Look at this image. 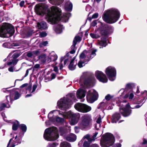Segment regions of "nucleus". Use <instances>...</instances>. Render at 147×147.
I'll use <instances>...</instances> for the list:
<instances>
[{
  "label": "nucleus",
  "instance_id": "nucleus-1",
  "mask_svg": "<svg viewBox=\"0 0 147 147\" xmlns=\"http://www.w3.org/2000/svg\"><path fill=\"white\" fill-rule=\"evenodd\" d=\"M47 5L39 4L36 5L35 10L38 14L43 16L45 15L46 18L48 22L51 24L57 23L60 20L66 22L70 16L69 13H65L60 18L61 11L58 7L53 6L51 7V10L48 9Z\"/></svg>",
  "mask_w": 147,
  "mask_h": 147
},
{
  "label": "nucleus",
  "instance_id": "nucleus-2",
  "mask_svg": "<svg viewBox=\"0 0 147 147\" xmlns=\"http://www.w3.org/2000/svg\"><path fill=\"white\" fill-rule=\"evenodd\" d=\"M76 100L74 94H69L58 101L57 106L61 110H66L69 108L74 102H76Z\"/></svg>",
  "mask_w": 147,
  "mask_h": 147
},
{
  "label": "nucleus",
  "instance_id": "nucleus-3",
  "mask_svg": "<svg viewBox=\"0 0 147 147\" xmlns=\"http://www.w3.org/2000/svg\"><path fill=\"white\" fill-rule=\"evenodd\" d=\"M120 13L117 10L112 9L107 11L103 17V20L109 23H113L116 22L119 19Z\"/></svg>",
  "mask_w": 147,
  "mask_h": 147
},
{
  "label": "nucleus",
  "instance_id": "nucleus-4",
  "mask_svg": "<svg viewBox=\"0 0 147 147\" xmlns=\"http://www.w3.org/2000/svg\"><path fill=\"white\" fill-rule=\"evenodd\" d=\"M118 99L116 100V103L118 106H120L119 108L120 112L124 117L129 116L131 113V110L129 109L131 105L130 106L128 103H127L126 100H123L121 97Z\"/></svg>",
  "mask_w": 147,
  "mask_h": 147
},
{
  "label": "nucleus",
  "instance_id": "nucleus-5",
  "mask_svg": "<svg viewBox=\"0 0 147 147\" xmlns=\"http://www.w3.org/2000/svg\"><path fill=\"white\" fill-rule=\"evenodd\" d=\"M57 128L53 127L46 129L44 134V138L47 141H52L56 140L59 137Z\"/></svg>",
  "mask_w": 147,
  "mask_h": 147
},
{
  "label": "nucleus",
  "instance_id": "nucleus-6",
  "mask_svg": "<svg viewBox=\"0 0 147 147\" xmlns=\"http://www.w3.org/2000/svg\"><path fill=\"white\" fill-rule=\"evenodd\" d=\"M102 137V139L100 141L102 147H109L112 146L115 141L113 136L111 133H107Z\"/></svg>",
  "mask_w": 147,
  "mask_h": 147
},
{
  "label": "nucleus",
  "instance_id": "nucleus-7",
  "mask_svg": "<svg viewBox=\"0 0 147 147\" xmlns=\"http://www.w3.org/2000/svg\"><path fill=\"white\" fill-rule=\"evenodd\" d=\"M54 113L59 114V115H61L64 118H66V117H65V115H64V113H66V112H63L59 110H54L51 111L49 113L48 116L49 120L52 122H54L56 121L60 123H62L64 122V119L56 116H54L53 114Z\"/></svg>",
  "mask_w": 147,
  "mask_h": 147
},
{
  "label": "nucleus",
  "instance_id": "nucleus-8",
  "mask_svg": "<svg viewBox=\"0 0 147 147\" xmlns=\"http://www.w3.org/2000/svg\"><path fill=\"white\" fill-rule=\"evenodd\" d=\"M64 115L66 118H70V123L71 125L76 124L78 122L80 117V115L79 113H74L71 111L66 112V113H64Z\"/></svg>",
  "mask_w": 147,
  "mask_h": 147
},
{
  "label": "nucleus",
  "instance_id": "nucleus-9",
  "mask_svg": "<svg viewBox=\"0 0 147 147\" xmlns=\"http://www.w3.org/2000/svg\"><path fill=\"white\" fill-rule=\"evenodd\" d=\"M82 84L83 88L80 89L77 91L76 95L77 98L79 99H81V101L83 102L84 100V99L83 98L85 97V93L86 91V89L90 88L92 86L91 84V83H82Z\"/></svg>",
  "mask_w": 147,
  "mask_h": 147
},
{
  "label": "nucleus",
  "instance_id": "nucleus-10",
  "mask_svg": "<svg viewBox=\"0 0 147 147\" xmlns=\"http://www.w3.org/2000/svg\"><path fill=\"white\" fill-rule=\"evenodd\" d=\"M90 53L88 51L85 50L80 54V60L78 63V65L80 68L82 67L84 65V63L89 61L91 58L90 56H88V54Z\"/></svg>",
  "mask_w": 147,
  "mask_h": 147
},
{
  "label": "nucleus",
  "instance_id": "nucleus-11",
  "mask_svg": "<svg viewBox=\"0 0 147 147\" xmlns=\"http://www.w3.org/2000/svg\"><path fill=\"white\" fill-rule=\"evenodd\" d=\"M105 72L110 81H113L115 79L116 71L114 67L109 66L106 69Z\"/></svg>",
  "mask_w": 147,
  "mask_h": 147
},
{
  "label": "nucleus",
  "instance_id": "nucleus-12",
  "mask_svg": "<svg viewBox=\"0 0 147 147\" xmlns=\"http://www.w3.org/2000/svg\"><path fill=\"white\" fill-rule=\"evenodd\" d=\"M74 107L78 111L83 113L88 112L91 109L90 107L80 103H76L74 105Z\"/></svg>",
  "mask_w": 147,
  "mask_h": 147
},
{
  "label": "nucleus",
  "instance_id": "nucleus-13",
  "mask_svg": "<svg viewBox=\"0 0 147 147\" xmlns=\"http://www.w3.org/2000/svg\"><path fill=\"white\" fill-rule=\"evenodd\" d=\"M98 98V94L94 89L89 90L86 96L87 100L89 102L92 103L96 100Z\"/></svg>",
  "mask_w": 147,
  "mask_h": 147
},
{
  "label": "nucleus",
  "instance_id": "nucleus-14",
  "mask_svg": "<svg viewBox=\"0 0 147 147\" xmlns=\"http://www.w3.org/2000/svg\"><path fill=\"white\" fill-rule=\"evenodd\" d=\"M9 24L7 23L0 25V36L8 37L9 36Z\"/></svg>",
  "mask_w": 147,
  "mask_h": 147
},
{
  "label": "nucleus",
  "instance_id": "nucleus-15",
  "mask_svg": "<svg viewBox=\"0 0 147 147\" xmlns=\"http://www.w3.org/2000/svg\"><path fill=\"white\" fill-rule=\"evenodd\" d=\"M82 118V121L79 123V126L81 129H83L89 125L92 119L90 115L88 114L84 115Z\"/></svg>",
  "mask_w": 147,
  "mask_h": 147
},
{
  "label": "nucleus",
  "instance_id": "nucleus-16",
  "mask_svg": "<svg viewBox=\"0 0 147 147\" xmlns=\"http://www.w3.org/2000/svg\"><path fill=\"white\" fill-rule=\"evenodd\" d=\"M12 137L10 139V144L11 143V147H14L16 145H17L21 143L22 141V137L19 136L18 137L16 134H11L9 137Z\"/></svg>",
  "mask_w": 147,
  "mask_h": 147
},
{
  "label": "nucleus",
  "instance_id": "nucleus-17",
  "mask_svg": "<svg viewBox=\"0 0 147 147\" xmlns=\"http://www.w3.org/2000/svg\"><path fill=\"white\" fill-rule=\"evenodd\" d=\"M28 86L27 89V91L30 94H34L35 90L37 88H38V90L40 88L41 85V83H36L33 85L32 87V85L31 84L28 85L27 83H25L21 86V88H23Z\"/></svg>",
  "mask_w": 147,
  "mask_h": 147
},
{
  "label": "nucleus",
  "instance_id": "nucleus-18",
  "mask_svg": "<svg viewBox=\"0 0 147 147\" xmlns=\"http://www.w3.org/2000/svg\"><path fill=\"white\" fill-rule=\"evenodd\" d=\"M95 75L100 82L107 83L108 81V79L106 75L102 71H96L95 72Z\"/></svg>",
  "mask_w": 147,
  "mask_h": 147
},
{
  "label": "nucleus",
  "instance_id": "nucleus-19",
  "mask_svg": "<svg viewBox=\"0 0 147 147\" xmlns=\"http://www.w3.org/2000/svg\"><path fill=\"white\" fill-rule=\"evenodd\" d=\"M78 82L80 83H95L96 82V79L94 76H90L87 78H86V77L84 74L80 78Z\"/></svg>",
  "mask_w": 147,
  "mask_h": 147
},
{
  "label": "nucleus",
  "instance_id": "nucleus-20",
  "mask_svg": "<svg viewBox=\"0 0 147 147\" xmlns=\"http://www.w3.org/2000/svg\"><path fill=\"white\" fill-rule=\"evenodd\" d=\"M123 98H128L130 100H133L134 104H139L140 103L139 102L137 101V99L134 98V94L132 92H130L126 94Z\"/></svg>",
  "mask_w": 147,
  "mask_h": 147
},
{
  "label": "nucleus",
  "instance_id": "nucleus-21",
  "mask_svg": "<svg viewBox=\"0 0 147 147\" xmlns=\"http://www.w3.org/2000/svg\"><path fill=\"white\" fill-rule=\"evenodd\" d=\"M104 102L100 103V108H103L107 109H112L113 108V105H112L111 106L109 105L108 103H105L104 101L105 100H103Z\"/></svg>",
  "mask_w": 147,
  "mask_h": 147
},
{
  "label": "nucleus",
  "instance_id": "nucleus-22",
  "mask_svg": "<svg viewBox=\"0 0 147 147\" xmlns=\"http://www.w3.org/2000/svg\"><path fill=\"white\" fill-rule=\"evenodd\" d=\"M65 138L66 140L69 142H74L76 140V136L75 134L71 133L67 136H65Z\"/></svg>",
  "mask_w": 147,
  "mask_h": 147
},
{
  "label": "nucleus",
  "instance_id": "nucleus-23",
  "mask_svg": "<svg viewBox=\"0 0 147 147\" xmlns=\"http://www.w3.org/2000/svg\"><path fill=\"white\" fill-rule=\"evenodd\" d=\"M120 115L117 113H115L114 114L111 118V122L112 123H116L120 118Z\"/></svg>",
  "mask_w": 147,
  "mask_h": 147
},
{
  "label": "nucleus",
  "instance_id": "nucleus-24",
  "mask_svg": "<svg viewBox=\"0 0 147 147\" xmlns=\"http://www.w3.org/2000/svg\"><path fill=\"white\" fill-rule=\"evenodd\" d=\"M63 28V26L59 24L56 25L54 27V30L57 34L61 33L62 31Z\"/></svg>",
  "mask_w": 147,
  "mask_h": 147
},
{
  "label": "nucleus",
  "instance_id": "nucleus-25",
  "mask_svg": "<svg viewBox=\"0 0 147 147\" xmlns=\"http://www.w3.org/2000/svg\"><path fill=\"white\" fill-rule=\"evenodd\" d=\"M85 139H86L88 141H89L90 142H92L94 140V139H92V138H90V136L89 134H87L84 136L82 140L79 142V145H82L83 144Z\"/></svg>",
  "mask_w": 147,
  "mask_h": 147
},
{
  "label": "nucleus",
  "instance_id": "nucleus-26",
  "mask_svg": "<svg viewBox=\"0 0 147 147\" xmlns=\"http://www.w3.org/2000/svg\"><path fill=\"white\" fill-rule=\"evenodd\" d=\"M37 27L38 28L42 30L45 29L47 28L46 23L44 22H42L40 23H38Z\"/></svg>",
  "mask_w": 147,
  "mask_h": 147
},
{
  "label": "nucleus",
  "instance_id": "nucleus-27",
  "mask_svg": "<svg viewBox=\"0 0 147 147\" xmlns=\"http://www.w3.org/2000/svg\"><path fill=\"white\" fill-rule=\"evenodd\" d=\"M10 123H11L13 124L12 126L13 130L14 131L16 130L19 125L18 121L17 120L13 121V120H10Z\"/></svg>",
  "mask_w": 147,
  "mask_h": 147
},
{
  "label": "nucleus",
  "instance_id": "nucleus-28",
  "mask_svg": "<svg viewBox=\"0 0 147 147\" xmlns=\"http://www.w3.org/2000/svg\"><path fill=\"white\" fill-rule=\"evenodd\" d=\"M59 131L61 135L64 138L67 135V131L65 127H60L59 128Z\"/></svg>",
  "mask_w": 147,
  "mask_h": 147
},
{
  "label": "nucleus",
  "instance_id": "nucleus-29",
  "mask_svg": "<svg viewBox=\"0 0 147 147\" xmlns=\"http://www.w3.org/2000/svg\"><path fill=\"white\" fill-rule=\"evenodd\" d=\"M20 129L22 130L23 134H22L21 133H20L19 135L20 136H21L22 137L23 136L24 133L27 130V127L26 125L24 124H21L20 126Z\"/></svg>",
  "mask_w": 147,
  "mask_h": 147
},
{
  "label": "nucleus",
  "instance_id": "nucleus-30",
  "mask_svg": "<svg viewBox=\"0 0 147 147\" xmlns=\"http://www.w3.org/2000/svg\"><path fill=\"white\" fill-rule=\"evenodd\" d=\"M145 98H144V99H143L142 100L141 99L140 100H139V99H137V101H138L140 102V103L139 104H138V105H136L134 106H133L132 105H131V108L132 109H134L135 108L138 109L143 104H142L141 105H140L141 103L143 102L144 103V102H143L144 100L145 99Z\"/></svg>",
  "mask_w": 147,
  "mask_h": 147
},
{
  "label": "nucleus",
  "instance_id": "nucleus-31",
  "mask_svg": "<svg viewBox=\"0 0 147 147\" xmlns=\"http://www.w3.org/2000/svg\"><path fill=\"white\" fill-rule=\"evenodd\" d=\"M18 90V89L17 88H14L12 90V91L15 92L14 99L15 100L18 99L21 96V94L19 93L18 91L17 90Z\"/></svg>",
  "mask_w": 147,
  "mask_h": 147
},
{
  "label": "nucleus",
  "instance_id": "nucleus-32",
  "mask_svg": "<svg viewBox=\"0 0 147 147\" xmlns=\"http://www.w3.org/2000/svg\"><path fill=\"white\" fill-rule=\"evenodd\" d=\"M19 56V54L17 53H14L13 56V59L12 61L10 62V65L12 64H16L17 63V61L16 60V59Z\"/></svg>",
  "mask_w": 147,
  "mask_h": 147
},
{
  "label": "nucleus",
  "instance_id": "nucleus-33",
  "mask_svg": "<svg viewBox=\"0 0 147 147\" xmlns=\"http://www.w3.org/2000/svg\"><path fill=\"white\" fill-rule=\"evenodd\" d=\"M72 4L69 1L65 4V9L67 11H71L72 9Z\"/></svg>",
  "mask_w": 147,
  "mask_h": 147
},
{
  "label": "nucleus",
  "instance_id": "nucleus-34",
  "mask_svg": "<svg viewBox=\"0 0 147 147\" xmlns=\"http://www.w3.org/2000/svg\"><path fill=\"white\" fill-rule=\"evenodd\" d=\"M39 59L41 60L42 63H44L46 62V56L45 54H42L38 57Z\"/></svg>",
  "mask_w": 147,
  "mask_h": 147
},
{
  "label": "nucleus",
  "instance_id": "nucleus-35",
  "mask_svg": "<svg viewBox=\"0 0 147 147\" xmlns=\"http://www.w3.org/2000/svg\"><path fill=\"white\" fill-rule=\"evenodd\" d=\"M49 55L52 61H54L57 59L58 57L54 53L52 52Z\"/></svg>",
  "mask_w": 147,
  "mask_h": 147
},
{
  "label": "nucleus",
  "instance_id": "nucleus-36",
  "mask_svg": "<svg viewBox=\"0 0 147 147\" xmlns=\"http://www.w3.org/2000/svg\"><path fill=\"white\" fill-rule=\"evenodd\" d=\"M49 1L52 4L56 3L58 4V5H59L63 3L64 0H49Z\"/></svg>",
  "mask_w": 147,
  "mask_h": 147
},
{
  "label": "nucleus",
  "instance_id": "nucleus-37",
  "mask_svg": "<svg viewBox=\"0 0 147 147\" xmlns=\"http://www.w3.org/2000/svg\"><path fill=\"white\" fill-rule=\"evenodd\" d=\"M74 59H72L70 63V64L69 66V68L70 70H74L76 68V66L73 64V62Z\"/></svg>",
  "mask_w": 147,
  "mask_h": 147
},
{
  "label": "nucleus",
  "instance_id": "nucleus-38",
  "mask_svg": "<svg viewBox=\"0 0 147 147\" xmlns=\"http://www.w3.org/2000/svg\"><path fill=\"white\" fill-rule=\"evenodd\" d=\"M61 147H71V145L69 143L65 142H63L60 144Z\"/></svg>",
  "mask_w": 147,
  "mask_h": 147
},
{
  "label": "nucleus",
  "instance_id": "nucleus-39",
  "mask_svg": "<svg viewBox=\"0 0 147 147\" xmlns=\"http://www.w3.org/2000/svg\"><path fill=\"white\" fill-rule=\"evenodd\" d=\"M113 96H112L110 94H108L105 96V99L107 101L111 100V101H113Z\"/></svg>",
  "mask_w": 147,
  "mask_h": 147
},
{
  "label": "nucleus",
  "instance_id": "nucleus-40",
  "mask_svg": "<svg viewBox=\"0 0 147 147\" xmlns=\"http://www.w3.org/2000/svg\"><path fill=\"white\" fill-rule=\"evenodd\" d=\"M10 36L12 35L15 32L14 27L10 24Z\"/></svg>",
  "mask_w": 147,
  "mask_h": 147
},
{
  "label": "nucleus",
  "instance_id": "nucleus-41",
  "mask_svg": "<svg viewBox=\"0 0 147 147\" xmlns=\"http://www.w3.org/2000/svg\"><path fill=\"white\" fill-rule=\"evenodd\" d=\"M147 143V141L145 139H144L143 140V142L141 143H138L137 146L138 147H142L144 144Z\"/></svg>",
  "mask_w": 147,
  "mask_h": 147
},
{
  "label": "nucleus",
  "instance_id": "nucleus-42",
  "mask_svg": "<svg viewBox=\"0 0 147 147\" xmlns=\"http://www.w3.org/2000/svg\"><path fill=\"white\" fill-rule=\"evenodd\" d=\"M83 144V146L84 147H88L90 144V142L89 141H84Z\"/></svg>",
  "mask_w": 147,
  "mask_h": 147
},
{
  "label": "nucleus",
  "instance_id": "nucleus-43",
  "mask_svg": "<svg viewBox=\"0 0 147 147\" xmlns=\"http://www.w3.org/2000/svg\"><path fill=\"white\" fill-rule=\"evenodd\" d=\"M90 35L93 38H97L100 37V36L97 34L91 33L90 34Z\"/></svg>",
  "mask_w": 147,
  "mask_h": 147
},
{
  "label": "nucleus",
  "instance_id": "nucleus-44",
  "mask_svg": "<svg viewBox=\"0 0 147 147\" xmlns=\"http://www.w3.org/2000/svg\"><path fill=\"white\" fill-rule=\"evenodd\" d=\"M59 145V144L56 143H49L47 147H56Z\"/></svg>",
  "mask_w": 147,
  "mask_h": 147
},
{
  "label": "nucleus",
  "instance_id": "nucleus-45",
  "mask_svg": "<svg viewBox=\"0 0 147 147\" xmlns=\"http://www.w3.org/2000/svg\"><path fill=\"white\" fill-rule=\"evenodd\" d=\"M99 44L101 46H103L105 47L107 45L106 41L105 40H103L102 39H101V41L99 42Z\"/></svg>",
  "mask_w": 147,
  "mask_h": 147
},
{
  "label": "nucleus",
  "instance_id": "nucleus-46",
  "mask_svg": "<svg viewBox=\"0 0 147 147\" xmlns=\"http://www.w3.org/2000/svg\"><path fill=\"white\" fill-rule=\"evenodd\" d=\"M7 107V105L5 103H3L0 104V111H1L5 108Z\"/></svg>",
  "mask_w": 147,
  "mask_h": 147
},
{
  "label": "nucleus",
  "instance_id": "nucleus-47",
  "mask_svg": "<svg viewBox=\"0 0 147 147\" xmlns=\"http://www.w3.org/2000/svg\"><path fill=\"white\" fill-rule=\"evenodd\" d=\"M48 43L47 41H43L40 43L39 46L40 47H42L43 46H45L48 44Z\"/></svg>",
  "mask_w": 147,
  "mask_h": 147
},
{
  "label": "nucleus",
  "instance_id": "nucleus-48",
  "mask_svg": "<svg viewBox=\"0 0 147 147\" xmlns=\"http://www.w3.org/2000/svg\"><path fill=\"white\" fill-rule=\"evenodd\" d=\"M2 91L4 93L8 94L9 93V88H3L2 89Z\"/></svg>",
  "mask_w": 147,
  "mask_h": 147
},
{
  "label": "nucleus",
  "instance_id": "nucleus-49",
  "mask_svg": "<svg viewBox=\"0 0 147 147\" xmlns=\"http://www.w3.org/2000/svg\"><path fill=\"white\" fill-rule=\"evenodd\" d=\"M101 123H96V124L94 125V127L96 130H98L99 128L101 127Z\"/></svg>",
  "mask_w": 147,
  "mask_h": 147
},
{
  "label": "nucleus",
  "instance_id": "nucleus-50",
  "mask_svg": "<svg viewBox=\"0 0 147 147\" xmlns=\"http://www.w3.org/2000/svg\"><path fill=\"white\" fill-rule=\"evenodd\" d=\"M32 53L33 54L34 56L40 54V52L39 50H36L32 51Z\"/></svg>",
  "mask_w": 147,
  "mask_h": 147
},
{
  "label": "nucleus",
  "instance_id": "nucleus-51",
  "mask_svg": "<svg viewBox=\"0 0 147 147\" xmlns=\"http://www.w3.org/2000/svg\"><path fill=\"white\" fill-rule=\"evenodd\" d=\"M81 40V39L80 36H76L73 41L75 40V42H76V43L77 42H80Z\"/></svg>",
  "mask_w": 147,
  "mask_h": 147
},
{
  "label": "nucleus",
  "instance_id": "nucleus-52",
  "mask_svg": "<svg viewBox=\"0 0 147 147\" xmlns=\"http://www.w3.org/2000/svg\"><path fill=\"white\" fill-rule=\"evenodd\" d=\"M1 115L2 117H3V119L4 121L7 122L8 123L9 120H7L6 117L5 116V114L3 113H1Z\"/></svg>",
  "mask_w": 147,
  "mask_h": 147
},
{
  "label": "nucleus",
  "instance_id": "nucleus-53",
  "mask_svg": "<svg viewBox=\"0 0 147 147\" xmlns=\"http://www.w3.org/2000/svg\"><path fill=\"white\" fill-rule=\"evenodd\" d=\"M63 59L64 57H62L60 59L61 62L60 64H59V69H62L63 67V66L62 64V62Z\"/></svg>",
  "mask_w": 147,
  "mask_h": 147
},
{
  "label": "nucleus",
  "instance_id": "nucleus-54",
  "mask_svg": "<svg viewBox=\"0 0 147 147\" xmlns=\"http://www.w3.org/2000/svg\"><path fill=\"white\" fill-rule=\"evenodd\" d=\"M3 47L5 48H8L9 46V43L8 42H6L3 44Z\"/></svg>",
  "mask_w": 147,
  "mask_h": 147
},
{
  "label": "nucleus",
  "instance_id": "nucleus-55",
  "mask_svg": "<svg viewBox=\"0 0 147 147\" xmlns=\"http://www.w3.org/2000/svg\"><path fill=\"white\" fill-rule=\"evenodd\" d=\"M141 94L144 97H145L146 96L147 97V91L144 90L143 92H141Z\"/></svg>",
  "mask_w": 147,
  "mask_h": 147
},
{
  "label": "nucleus",
  "instance_id": "nucleus-56",
  "mask_svg": "<svg viewBox=\"0 0 147 147\" xmlns=\"http://www.w3.org/2000/svg\"><path fill=\"white\" fill-rule=\"evenodd\" d=\"M47 35V34L45 32H42L39 33V36L41 37L46 36Z\"/></svg>",
  "mask_w": 147,
  "mask_h": 147
},
{
  "label": "nucleus",
  "instance_id": "nucleus-57",
  "mask_svg": "<svg viewBox=\"0 0 147 147\" xmlns=\"http://www.w3.org/2000/svg\"><path fill=\"white\" fill-rule=\"evenodd\" d=\"M132 88L131 83H128L126 86V89L127 90L131 89Z\"/></svg>",
  "mask_w": 147,
  "mask_h": 147
},
{
  "label": "nucleus",
  "instance_id": "nucleus-58",
  "mask_svg": "<svg viewBox=\"0 0 147 147\" xmlns=\"http://www.w3.org/2000/svg\"><path fill=\"white\" fill-rule=\"evenodd\" d=\"M121 145L119 143H117L113 145V147H121Z\"/></svg>",
  "mask_w": 147,
  "mask_h": 147
},
{
  "label": "nucleus",
  "instance_id": "nucleus-59",
  "mask_svg": "<svg viewBox=\"0 0 147 147\" xmlns=\"http://www.w3.org/2000/svg\"><path fill=\"white\" fill-rule=\"evenodd\" d=\"M101 122V118L100 116L99 115L96 121V123H100Z\"/></svg>",
  "mask_w": 147,
  "mask_h": 147
},
{
  "label": "nucleus",
  "instance_id": "nucleus-60",
  "mask_svg": "<svg viewBox=\"0 0 147 147\" xmlns=\"http://www.w3.org/2000/svg\"><path fill=\"white\" fill-rule=\"evenodd\" d=\"M76 45V42H75L74 41H73V45L71 46V49H74V47L75 49H76V48L75 47V46Z\"/></svg>",
  "mask_w": 147,
  "mask_h": 147
},
{
  "label": "nucleus",
  "instance_id": "nucleus-61",
  "mask_svg": "<svg viewBox=\"0 0 147 147\" xmlns=\"http://www.w3.org/2000/svg\"><path fill=\"white\" fill-rule=\"evenodd\" d=\"M46 61L48 63H49L52 61V60L50 56V55L48 56L47 57H46Z\"/></svg>",
  "mask_w": 147,
  "mask_h": 147
},
{
  "label": "nucleus",
  "instance_id": "nucleus-62",
  "mask_svg": "<svg viewBox=\"0 0 147 147\" xmlns=\"http://www.w3.org/2000/svg\"><path fill=\"white\" fill-rule=\"evenodd\" d=\"M56 77V75L54 74H52L51 75V78L49 79V80H52L54 79Z\"/></svg>",
  "mask_w": 147,
  "mask_h": 147
},
{
  "label": "nucleus",
  "instance_id": "nucleus-63",
  "mask_svg": "<svg viewBox=\"0 0 147 147\" xmlns=\"http://www.w3.org/2000/svg\"><path fill=\"white\" fill-rule=\"evenodd\" d=\"M98 14L97 13H95L92 16V18H96L98 17Z\"/></svg>",
  "mask_w": 147,
  "mask_h": 147
},
{
  "label": "nucleus",
  "instance_id": "nucleus-64",
  "mask_svg": "<svg viewBox=\"0 0 147 147\" xmlns=\"http://www.w3.org/2000/svg\"><path fill=\"white\" fill-rule=\"evenodd\" d=\"M90 147H99V146L97 144H93L90 146Z\"/></svg>",
  "mask_w": 147,
  "mask_h": 147
}]
</instances>
